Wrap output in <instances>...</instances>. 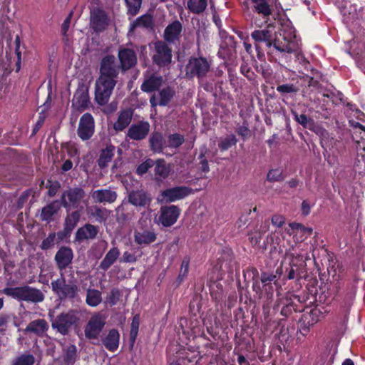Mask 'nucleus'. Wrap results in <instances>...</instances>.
Masks as SVG:
<instances>
[{
	"label": "nucleus",
	"mask_w": 365,
	"mask_h": 365,
	"mask_svg": "<svg viewBox=\"0 0 365 365\" xmlns=\"http://www.w3.org/2000/svg\"><path fill=\"white\" fill-rule=\"evenodd\" d=\"M150 130V125L148 121L140 120L133 123L128 129L126 137L133 140L145 139Z\"/></svg>",
	"instance_id": "17"
},
{
	"label": "nucleus",
	"mask_w": 365,
	"mask_h": 365,
	"mask_svg": "<svg viewBox=\"0 0 365 365\" xmlns=\"http://www.w3.org/2000/svg\"><path fill=\"white\" fill-rule=\"evenodd\" d=\"M190 258L185 257L181 263L180 271L176 279L178 285L180 284L186 278L189 270Z\"/></svg>",
	"instance_id": "51"
},
{
	"label": "nucleus",
	"mask_w": 365,
	"mask_h": 365,
	"mask_svg": "<svg viewBox=\"0 0 365 365\" xmlns=\"http://www.w3.org/2000/svg\"><path fill=\"white\" fill-rule=\"evenodd\" d=\"M240 73L244 75L249 81L255 79V73L247 63H243L240 66Z\"/></svg>",
	"instance_id": "58"
},
{
	"label": "nucleus",
	"mask_w": 365,
	"mask_h": 365,
	"mask_svg": "<svg viewBox=\"0 0 365 365\" xmlns=\"http://www.w3.org/2000/svg\"><path fill=\"white\" fill-rule=\"evenodd\" d=\"M120 254V252L118 247H113L111 248L101 262L98 269L104 272L107 271L116 262Z\"/></svg>",
	"instance_id": "37"
},
{
	"label": "nucleus",
	"mask_w": 365,
	"mask_h": 365,
	"mask_svg": "<svg viewBox=\"0 0 365 365\" xmlns=\"http://www.w3.org/2000/svg\"><path fill=\"white\" fill-rule=\"evenodd\" d=\"M0 294L9 297H43V294L39 290L31 289L28 286L6 287L0 290Z\"/></svg>",
	"instance_id": "24"
},
{
	"label": "nucleus",
	"mask_w": 365,
	"mask_h": 365,
	"mask_svg": "<svg viewBox=\"0 0 365 365\" xmlns=\"http://www.w3.org/2000/svg\"><path fill=\"white\" fill-rule=\"evenodd\" d=\"M51 287L53 291L59 297L61 295L63 297H75L78 291L76 279H70L66 280L63 277L53 281Z\"/></svg>",
	"instance_id": "7"
},
{
	"label": "nucleus",
	"mask_w": 365,
	"mask_h": 365,
	"mask_svg": "<svg viewBox=\"0 0 365 365\" xmlns=\"http://www.w3.org/2000/svg\"><path fill=\"white\" fill-rule=\"evenodd\" d=\"M182 30V24L175 20L169 24L164 30L163 38L168 43H174L179 39Z\"/></svg>",
	"instance_id": "26"
},
{
	"label": "nucleus",
	"mask_w": 365,
	"mask_h": 365,
	"mask_svg": "<svg viewBox=\"0 0 365 365\" xmlns=\"http://www.w3.org/2000/svg\"><path fill=\"white\" fill-rule=\"evenodd\" d=\"M140 315L135 314L132 320L131 325H130V347L132 348L134 346L135 341L136 340L138 334V329L140 326Z\"/></svg>",
	"instance_id": "48"
},
{
	"label": "nucleus",
	"mask_w": 365,
	"mask_h": 365,
	"mask_svg": "<svg viewBox=\"0 0 365 365\" xmlns=\"http://www.w3.org/2000/svg\"><path fill=\"white\" fill-rule=\"evenodd\" d=\"M98 227L90 223H86L83 226L79 227L75 235V241L82 242L87 240L95 239L98 233Z\"/></svg>",
	"instance_id": "25"
},
{
	"label": "nucleus",
	"mask_w": 365,
	"mask_h": 365,
	"mask_svg": "<svg viewBox=\"0 0 365 365\" xmlns=\"http://www.w3.org/2000/svg\"><path fill=\"white\" fill-rule=\"evenodd\" d=\"M282 170L279 168L271 169L267 174V180L269 182H281L284 180Z\"/></svg>",
	"instance_id": "53"
},
{
	"label": "nucleus",
	"mask_w": 365,
	"mask_h": 365,
	"mask_svg": "<svg viewBox=\"0 0 365 365\" xmlns=\"http://www.w3.org/2000/svg\"><path fill=\"white\" fill-rule=\"evenodd\" d=\"M48 325L46 320L38 319L31 322L24 329L25 333H34L41 336L48 329Z\"/></svg>",
	"instance_id": "38"
},
{
	"label": "nucleus",
	"mask_w": 365,
	"mask_h": 365,
	"mask_svg": "<svg viewBox=\"0 0 365 365\" xmlns=\"http://www.w3.org/2000/svg\"><path fill=\"white\" fill-rule=\"evenodd\" d=\"M157 239V234L153 229H145L140 231H135L134 241L140 245H148L154 242Z\"/></svg>",
	"instance_id": "27"
},
{
	"label": "nucleus",
	"mask_w": 365,
	"mask_h": 365,
	"mask_svg": "<svg viewBox=\"0 0 365 365\" xmlns=\"http://www.w3.org/2000/svg\"><path fill=\"white\" fill-rule=\"evenodd\" d=\"M175 95V91L170 86L163 88L159 92L160 100L158 105L160 106H166L170 102Z\"/></svg>",
	"instance_id": "42"
},
{
	"label": "nucleus",
	"mask_w": 365,
	"mask_h": 365,
	"mask_svg": "<svg viewBox=\"0 0 365 365\" xmlns=\"http://www.w3.org/2000/svg\"><path fill=\"white\" fill-rule=\"evenodd\" d=\"M260 279L262 284L261 295H264V297H273L276 292L278 297L277 284H276L277 277L276 274L263 272Z\"/></svg>",
	"instance_id": "21"
},
{
	"label": "nucleus",
	"mask_w": 365,
	"mask_h": 365,
	"mask_svg": "<svg viewBox=\"0 0 365 365\" xmlns=\"http://www.w3.org/2000/svg\"><path fill=\"white\" fill-rule=\"evenodd\" d=\"M236 133L242 137L243 140H246L247 139L251 137V130L248 128V127L245 125H242L238 127L236 129Z\"/></svg>",
	"instance_id": "60"
},
{
	"label": "nucleus",
	"mask_w": 365,
	"mask_h": 365,
	"mask_svg": "<svg viewBox=\"0 0 365 365\" xmlns=\"http://www.w3.org/2000/svg\"><path fill=\"white\" fill-rule=\"evenodd\" d=\"M298 299L301 303H307V302L309 301V304L314 306V308L312 309L309 312V317L313 316L316 318L313 317L310 320L306 314H304L302 319L299 322V329L300 332L303 335H307L309 331L310 327L313 326L319 320V316L324 313L328 312L329 311L327 310L323 306L325 299L323 300V298H319L318 300L317 298H298Z\"/></svg>",
	"instance_id": "3"
},
{
	"label": "nucleus",
	"mask_w": 365,
	"mask_h": 365,
	"mask_svg": "<svg viewBox=\"0 0 365 365\" xmlns=\"http://www.w3.org/2000/svg\"><path fill=\"white\" fill-rule=\"evenodd\" d=\"M163 83V78L161 76L151 74L141 84L140 88L143 92L151 93L158 91Z\"/></svg>",
	"instance_id": "29"
},
{
	"label": "nucleus",
	"mask_w": 365,
	"mask_h": 365,
	"mask_svg": "<svg viewBox=\"0 0 365 365\" xmlns=\"http://www.w3.org/2000/svg\"><path fill=\"white\" fill-rule=\"evenodd\" d=\"M277 0H263L252 1L253 4L252 10L262 17L268 18L272 12L271 6Z\"/></svg>",
	"instance_id": "34"
},
{
	"label": "nucleus",
	"mask_w": 365,
	"mask_h": 365,
	"mask_svg": "<svg viewBox=\"0 0 365 365\" xmlns=\"http://www.w3.org/2000/svg\"><path fill=\"white\" fill-rule=\"evenodd\" d=\"M211 63L205 57H191L186 66V76L189 78L196 77L198 81L205 78L210 71Z\"/></svg>",
	"instance_id": "4"
},
{
	"label": "nucleus",
	"mask_w": 365,
	"mask_h": 365,
	"mask_svg": "<svg viewBox=\"0 0 365 365\" xmlns=\"http://www.w3.org/2000/svg\"><path fill=\"white\" fill-rule=\"evenodd\" d=\"M149 147L154 153H162L167 148L166 140L162 133L154 131L149 138Z\"/></svg>",
	"instance_id": "28"
},
{
	"label": "nucleus",
	"mask_w": 365,
	"mask_h": 365,
	"mask_svg": "<svg viewBox=\"0 0 365 365\" xmlns=\"http://www.w3.org/2000/svg\"><path fill=\"white\" fill-rule=\"evenodd\" d=\"M35 363V357L31 354H23L11 361V365H34Z\"/></svg>",
	"instance_id": "49"
},
{
	"label": "nucleus",
	"mask_w": 365,
	"mask_h": 365,
	"mask_svg": "<svg viewBox=\"0 0 365 365\" xmlns=\"http://www.w3.org/2000/svg\"><path fill=\"white\" fill-rule=\"evenodd\" d=\"M56 241V232H50L46 238H45L41 245L40 247L43 250H48L52 248L55 245Z\"/></svg>",
	"instance_id": "55"
},
{
	"label": "nucleus",
	"mask_w": 365,
	"mask_h": 365,
	"mask_svg": "<svg viewBox=\"0 0 365 365\" xmlns=\"http://www.w3.org/2000/svg\"><path fill=\"white\" fill-rule=\"evenodd\" d=\"M61 207L63 206L60 200H53L42 208L40 219L43 222H50L52 220V217L58 213Z\"/></svg>",
	"instance_id": "30"
},
{
	"label": "nucleus",
	"mask_w": 365,
	"mask_h": 365,
	"mask_svg": "<svg viewBox=\"0 0 365 365\" xmlns=\"http://www.w3.org/2000/svg\"><path fill=\"white\" fill-rule=\"evenodd\" d=\"M222 274L220 270L215 267L210 274V278L207 282V288L210 297H221L224 293L223 286L221 283Z\"/></svg>",
	"instance_id": "19"
},
{
	"label": "nucleus",
	"mask_w": 365,
	"mask_h": 365,
	"mask_svg": "<svg viewBox=\"0 0 365 365\" xmlns=\"http://www.w3.org/2000/svg\"><path fill=\"white\" fill-rule=\"evenodd\" d=\"M115 147L112 144L108 145L104 149H102L99 158L97 160L98 165L100 168L104 169L108 166L114 157Z\"/></svg>",
	"instance_id": "36"
},
{
	"label": "nucleus",
	"mask_w": 365,
	"mask_h": 365,
	"mask_svg": "<svg viewBox=\"0 0 365 365\" xmlns=\"http://www.w3.org/2000/svg\"><path fill=\"white\" fill-rule=\"evenodd\" d=\"M185 143L183 135L175 133L168 135L167 147L170 148H178Z\"/></svg>",
	"instance_id": "47"
},
{
	"label": "nucleus",
	"mask_w": 365,
	"mask_h": 365,
	"mask_svg": "<svg viewBox=\"0 0 365 365\" xmlns=\"http://www.w3.org/2000/svg\"><path fill=\"white\" fill-rule=\"evenodd\" d=\"M120 334L115 329H110L102 339V344L110 351H115L119 346Z\"/></svg>",
	"instance_id": "33"
},
{
	"label": "nucleus",
	"mask_w": 365,
	"mask_h": 365,
	"mask_svg": "<svg viewBox=\"0 0 365 365\" xmlns=\"http://www.w3.org/2000/svg\"><path fill=\"white\" fill-rule=\"evenodd\" d=\"M84 196L85 192L81 187L70 188L63 192L60 202L66 210L77 208Z\"/></svg>",
	"instance_id": "13"
},
{
	"label": "nucleus",
	"mask_w": 365,
	"mask_h": 365,
	"mask_svg": "<svg viewBox=\"0 0 365 365\" xmlns=\"http://www.w3.org/2000/svg\"><path fill=\"white\" fill-rule=\"evenodd\" d=\"M155 53L153 56V61L160 68L168 66L172 62V49L165 42L158 41L155 43Z\"/></svg>",
	"instance_id": "8"
},
{
	"label": "nucleus",
	"mask_w": 365,
	"mask_h": 365,
	"mask_svg": "<svg viewBox=\"0 0 365 365\" xmlns=\"http://www.w3.org/2000/svg\"><path fill=\"white\" fill-rule=\"evenodd\" d=\"M109 22V18L104 10L97 8L91 11V27L95 32L105 31Z\"/></svg>",
	"instance_id": "18"
},
{
	"label": "nucleus",
	"mask_w": 365,
	"mask_h": 365,
	"mask_svg": "<svg viewBox=\"0 0 365 365\" xmlns=\"http://www.w3.org/2000/svg\"><path fill=\"white\" fill-rule=\"evenodd\" d=\"M207 0H189L187 8L193 14H199L202 13L207 8Z\"/></svg>",
	"instance_id": "46"
},
{
	"label": "nucleus",
	"mask_w": 365,
	"mask_h": 365,
	"mask_svg": "<svg viewBox=\"0 0 365 365\" xmlns=\"http://www.w3.org/2000/svg\"><path fill=\"white\" fill-rule=\"evenodd\" d=\"M275 34L269 29L255 30L251 34L252 38L255 41V48L258 52V56L260 53L261 44H264L265 49L269 52L272 51L273 39Z\"/></svg>",
	"instance_id": "15"
},
{
	"label": "nucleus",
	"mask_w": 365,
	"mask_h": 365,
	"mask_svg": "<svg viewBox=\"0 0 365 365\" xmlns=\"http://www.w3.org/2000/svg\"><path fill=\"white\" fill-rule=\"evenodd\" d=\"M128 200L132 205L139 208H148L152 202L151 195L143 190H131L128 195Z\"/></svg>",
	"instance_id": "20"
},
{
	"label": "nucleus",
	"mask_w": 365,
	"mask_h": 365,
	"mask_svg": "<svg viewBox=\"0 0 365 365\" xmlns=\"http://www.w3.org/2000/svg\"><path fill=\"white\" fill-rule=\"evenodd\" d=\"M160 212L159 223L165 227H169L177 222L181 213V210L177 205H165L160 207Z\"/></svg>",
	"instance_id": "16"
},
{
	"label": "nucleus",
	"mask_w": 365,
	"mask_h": 365,
	"mask_svg": "<svg viewBox=\"0 0 365 365\" xmlns=\"http://www.w3.org/2000/svg\"><path fill=\"white\" fill-rule=\"evenodd\" d=\"M95 132V120L90 113L83 114L77 128L78 136L83 141L90 140Z\"/></svg>",
	"instance_id": "11"
},
{
	"label": "nucleus",
	"mask_w": 365,
	"mask_h": 365,
	"mask_svg": "<svg viewBox=\"0 0 365 365\" xmlns=\"http://www.w3.org/2000/svg\"><path fill=\"white\" fill-rule=\"evenodd\" d=\"M128 7V13L132 16H135L141 7L142 0H125Z\"/></svg>",
	"instance_id": "54"
},
{
	"label": "nucleus",
	"mask_w": 365,
	"mask_h": 365,
	"mask_svg": "<svg viewBox=\"0 0 365 365\" xmlns=\"http://www.w3.org/2000/svg\"><path fill=\"white\" fill-rule=\"evenodd\" d=\"M137 261V257L134 254L128 251L123 252V257L120 258V262L124 263H134Z\"/></svg>",
	"instance_id": "62"
},
{
	"label": "nucleus",
	"mask_w": 365,
	"mask_h": 365,
	"mask_svg": "<svg viewBox=\"0 0 365 365\" xmlns=\"http://www.w3.org/2000/svg\"><path fill=\"white\" fill-rule=\"evenodd\" d=\"M220 36L222 41L220 44L217 56L223 60H230L236 53L235 37L229 35L225 31H220Z\"/></svg>",
	"instance_id": "10"
},
{
	"label": "nucleus",
	"mask_w": 365,
	"mask_h": 365,
	"mask_svg": "<svg viewBox=\"0 0 365 365\" xmlns=\"http://www.w3.org/2000/svg\"><path fill=\"white\" fill-rule=\"evenodd\" d=\"M92 197L96 202L112 203L117 199V193L115 191L108 189L97 190L92 194Z\"/></svg>",
	"instance_id": "35"
},
{
	"label": "nucleus",
	"mask_w": 365,
	"mask_h": 365,
	"mask_svg": "<svg viewBox=\"0 0 365 365\" xmlns=\"http://www.w3.org/2000/svg\"><path fill=\"white\" fill-rule=\"evenodd\" d=\"M200 160L199 164L200 165V170L203 173H208L210 171V167L208 161L205 156V153H201L198 157Z\"/></svg>",
	"instance_id": "63"
},
{
	"label": "nucleus",
	"mask_w": 365,
	"mask_h": 365,
	"mask_svg": "<svg viewBox=\"0 0 365 365\" xmlns=\"http://www.w3.org/2000/svg\"><path fill=\"white\" fill-rule=\"evenodd\" d=\"M32 193H34L32 189H27L21 192L19 197L18 198V205L21 206L26 203Z\"/></svg>",
	"instance_id": "61"
},
{
	"label": "nucleus",
	"mask_w": 365,
	"mask_h": 365,
	"mask_svg": "<svg viewBox=\"0 0 365 365\" xmlns=\"http://www.w3.org/2000/svg\"><path fill=\"white\" fill-rule=\"evenodd\" d=\"M48 195L51 197H54L59 189L61 188V184L58 180L52 181L51 180H48Z\"/></svg>",
	"instance_id": "57"
},
{
	"label": "nucleus",
	"mask_w": 365,
	"mask_h": 365,
	"mask_svg": "<svg viewBox=\"0 0 365 365\" xmlns=\"http://www.w3.org/2000/svg\"><path fill=\"white\" fill-rule=\"evenodd\" d=\"M154 165V180L156 182H162L169 176L170 168L164 159L157 160Z\"/></svg>",
	"instance_id": "32"
},
{
	"label": "nucleus",
	"mask_w": 365,
	"mask_h": 365,
	"mask_svg": "<svg viewBox=\"0 0 365 365\" xmlns=\"http://www.w3.org/2000/svg\"><path fill=\"white\" fill-rule=\"evenodd\" d=\"M291 113L293 116L294 120L299 124H300L303 128L309 129L312 131L314 130L315 122L313 118L307 116L305 114H299L294 110H291Z\"/></svg>",
	"instance_id": "40"
},
{
	"label": "nucleus",
	"mask_w": 365,
	"mask_h": 365,
	"mask_svg": "<svg viewBox=\"0 0 365 365\" xmlns=\"http://www.w3.org/2000/svg\"><path fill=\"white\" fill-rule=\"evenodd\" d=\"M153 26V17L149 14L142 15L138 17L131 24L130 30L133 31L138 27L150 28Z\"/></svg>",
	"instance_id": "44"
},
{
	"label": "nucleus",
	"mask_w": 365,
	"mask_h": 365,
	"mask_svg": "<svg viewBox=\"0 0 365 365\" xmlns=\"http://www.w3.org/2000/svg\"><path fill=\"white\" fill-rule=\"evenodd\" d=\"M105 324L106 319L104 317L100 314L93 315L85 327V336L90 340H98Z\"/></svg>",
	"instance_id": "12"
},
{
	"label": "nucleus",
	"mask_w": 365,
	"mask_h": 365,
	"mask_svg": "<svg viewBox=\"0 0 365 365\" xmlns=\"http://www.w3.org/2000/svg\"><path fill=\"white\" fill-rule=\"evenodd\" d=\"M193 190L187 186H175L162 190L158 197L161 204H167L181 200L192 194Z\"/></svg>",
	"instance_id": "6"
},
{
	"label": "nucleus",
	"mask_w": 365,
	"mask_h": 365,
	"mask_svg": "<svg viewBox=\"0 0 365 365\" xmlns=\"http://www.w3.org/2000/svg\"><path fill=\"white\" fill-rule=\"evenodd\" d=\"M76 359V347L75 345H69L66 349L63 361L66 365L73 364Z\"/></svg>",
	"instance_id": "52"
},
{
	"label": "nucleus",
	"mask_w": 365,
	"mask_h": 365,
	"mask_svg": "<svg viewBox=\"0 0 365 365\" xmlns=\"http://www.w3.org/2000/svg\"><path fill=\"white\" fill-rule=\"evenodd\" d=\"M271 222L274 226L281 227L285 222V218L281 215H274L272 217Z\"/></svg>",
	"instance_id": "64"
},
{
	"label": "nucleus",
	"mask_w": 365,
	"mask_h": 365,
	"mask_svg": "<svg viewBox=\"0 0 365 365\" xmlns=\"http://www.w3.org/2000/svg\"><path fill=\"white\" fill-rule=\"evenodd\" d=\"M329 264L327 267V272L329 275V279L336 281L339 279V269L338 262L336 258L334 257L333 253L327 252Z\"/></svg>",
	"instance_id": "41"
},
{
	"label": "nucleus",
	"mask_w": 365,
	"mask_h": 365,
	"mask_svg": "<svg viewBox=\"0 0 365 365\" xmlns=\"http://www.w3.org/2000/svg\"><path fill=\"white\" fill-rule=\"evenodd\" d=\"M121 68L113 55L108 54L100 62L99 76L95 83V101L106 105L118 82Z\"/></svg>",
	"instance_id": "1"
},
{
	"label": "nucleus",
	"mask_w": 365,
	"mask_h": 365,
	"mask_svg": "<svg viewBox=\"0 0 365 365\" xmlns=\"http://www.w3.org/2000/svg\"><path fill=\"white\" fill-rule=\"evenodd\" d=\"M364 282L362 280L355 279L353 281H349L346 284L347 297H355L356 295L365 296L364 292Z\"/></svg>",
	"instance_id": "39"
},
{
	"label": "nucleus",
	"mask_w": 365,
	"mask_h": 365,
	"mask_svg": "<svg viewBox=\"0 0 365 365\" xmlns=\"http://www.w3.org/2000/svg\"><path fill=\"white\" fill-rule=\"evenodd\" d=\"M91 103L88 86L83 83L78 84L72 100V107L78 112H83Z\"/></svg>",
	"instance_id": "14"
},
{
	"label": "nucleus",
	"mask_w": 365,
	"mask_h": 365,
	"mask_svg": "<svg viewBox=\"0 0 365 365\" xmlns=\"http://www.w3.org/2000/svg\"><path fill=\"white\" fill-rule=\"evenodd\" d=\"M299 88L293 83L279 84L277 86L276 91L282 96L287 94H296Z\"/></svg>",
	"instance_id": "50"
},
{
	"label": "nucleus",
	"mask_w": 365,
	"mask_h": 365,
	"mask_svg": "<svg viewBox=\"0 0 365 365\" xmlns=\"http://www.w3.org/2000/svg\"><path fill=\"white\" fill-rule=\"evenodd\" d=\"M118 57L120 67L123 71H126L134 67L137 63V56L133 49L124 48L119 50Z\"/></svg>",
	"instance_id": "23"
},
{
	"label": "nucleus",
	"mask_w": 365,
	"mask_h": 365,
	"mask_svg": "<svg viewBox=\"0 0 365 365\" xmlns=\"http://www.w3.org/2000/svg\"><path fill=\"white\" fill-rule=\"evenodd\" d=\"M154 166V161L148 158L146 160L140 163L137 169H136V173L139 175H143L145 174L148 170Z\"/></svg>",
	"instance_id": "56"
},
{
	"label": "nucleus",
	"mask_w": 365,
	"mask_h": 365,
	"mask_svg": "<svg viewBox=\"0 0 365 365\" xmlns=\"http://www.w3.org/2000/svg\"><path fill=\"white\" fill-rule=\"evenodd\" d=\"M283 41L274 36L272 48L281 52L292 53L297 52L300 48V45L295 34L290 33L288 36L283 35Z\"/></svg>",
	"instance_id": "9"
},
{
	"label": "nucleus",
	"mask_w": 365,
	"mask_h": 365,
	"mask_svg": "<svg viewBox=\"0 0 365 365\" xmlns=\"http://www.w3.org/2000/svg\"><path fill=\"white\" fill-rule=\"evenodd\" d=\"M292 255V259L288 267H286L284 270L282 266L277 267L276 273L280 276L284 272L283 277L284 279H295L299 281L301 279L306 278L307 274L306 260L309 259V257H304L302 254Z\"/></svg>",
	"instance_id": "2"
},
{
	"label": "nucleus",
	"mask_w": 365,
	"mask_h": 365,
	"mask_svg": "<svg viewBox=\"0 0 365 365\" xmlns=\"http://www.w3.org/2000/svg\"><path fill=\"white\" fill-rule=\"evenodd\" d=\"M317 286L318 282L316 279L309 281V283L307 284V289L309 292V294L312 297H317L318 295L321 297V295L323 294L322 292H319L317 289Z\"/></svg>",
	"instance_id": "59"
},
{
	"label": "nucleus",
	"mask_w": 365,
	"mask_h": 365,
	"mask_svg": "<svg viewBox=\"0 0 365 365\" xmlns=\"http://www.w3.org/2000/svg\"><path fill=\"white\" fill-rule=\"evenodd\" d=\"M80 218L81 213L78 210H76L68 214L64 220L63 227L72 232L76 227Z\"/></svg>",
	"instance_id": "43"
},
{
	"label": "nucleus",
	"mask_w": 365,
	"mask_h": 365,
	"mask_svg": "<svg viewBox=\"0 0 365 365\" xmlns=\"http://www.w3.org/2000/svg\"><path fill=\"white\" fill-rule=\"evenodd\" d=\"M237 139L234 134H230L225 138H221L218 142V148L221 152L229 150L237 143Z\"/></svg>",
	"instance_id": "45"
},
{
	"label": "nucleus",
	"mask_w": 365,
	"mask_h": 365,
	"mask_svg": "<svg viewBox=\"0 0 365 365\" xmlns=\"http://www.w3.org/2000/svg\"><path fill=\"white\" fill-rule=\"evenodd\" d=\"M80 320L79 313L71 310L67 313H62L58 315L52 322L51 327L63 335L69 333L71 329L77 326Z\"/></svg>",
	"instance_id": "5"
},
{
	"label": "nucleus",
	"mask_w": 365,
	"mask_h": 365,
	"mask_svg": "<svg viewBox=\"0 0 365 365\" xmlns=\"http://www.w3.org/2000/svg\"><path fill=\"white\" fill-rule=\"evenodd\" d=\"M133 112L131 109L121 110L118 116L117 120L113 124V129L117 132L123 131L130 123Z\"/></svg>",
	"instance_id": "31"
},
{
	"label": "nucleus",
	"mask_w": 365,
	"mask_h": 365,
	"mask_svg": "<svg viewBox=\"0 0 365 365\" xmlns=\"http://www.w3.org/2000/svg\"><path fill=\"white\" fill-rule=\"evenodd\" d=\"M73 259V252L67 246H61L54 257L56 267L61 272L65 270L72 263Z\"/></svg>",
	"instance_id": "22"
}]
</instances>
